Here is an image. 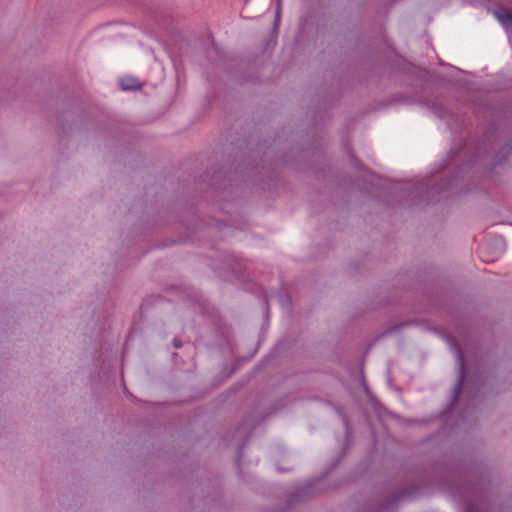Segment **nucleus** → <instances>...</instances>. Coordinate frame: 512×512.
<instances>
[{"instance_id":"f257e3e1","label":"nucleus","mask_w":512,"mask_h":512,"mask_svg":"<svg viewBox=\"0 0 512 512\" xmlns=\"http://www.w3.org/2000/svg\"><path fill=\"white\" fill-rule=\"evenodd\" d=\"M458 364H459V375H458V380H457V383H456V385L454 387V391H453L454 400H457V398L459 397L463 383L466 378L465 359H464L463 354L460 351L458 352Z\"/></svg>"},{"instance_id":"f03ea898","label":"nucleus","mask_w":512,"mask_h":512,"mask_svg":"<svg viewBox=\"0 0 512 512\" xmlns=\"http://www.w3.org/2000/svg\"><path fill=\"white\" fill-rule=\"evenodd\" d=\"M495 17L505 27V29L512 28V13L504 9L494 11Z\"/></svg>"},{"instance_id":"7ed1b4c3","label":"nucleus","mask_w":512,"mask_h":512,"mask_svg":"<svg viewBox=\"0 0 512 512\" xmlns=\"http://www.w3.org/2000/svg\"><path fill=\"white\" fill-rule=\"evenodd\" d=\"M123 90H138L141 88V84L134 78H123L120 82Z\"/></svg>"},{"instance_id":"20e7f679","label":"nucleus","mask_w":512,"mask_h":512,"mask_svg":"<svg viewBox=\"0 0 512 512\" xmlns=\"http://www.w3.org/2000/svg\"><path fill=\"white\" fill-rule=\"evenodd\" d=\"M280 12H281V0H277V11H276V21L279 19L280 17Z\"/></svg>"},{"instance_id":"39448f33","label":"nucleus","mask_w":512,"mask_h":512,"mask_svg":"<svg viewBox=\"0 0 512 512\" xmlns=\"http://www.w3.org/2000/svg\"><path fill=\"white\" fill-rule=\"evenodd\" d=\"M174 347L175 348H180L181 347V342L177 339L174 340Z\"/></svg>"}]
</instances>
